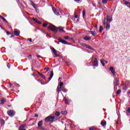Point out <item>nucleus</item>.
I'll list each match as a JSON object with an SVG mask.
<instances>
[{
    "instance_id": "nucleus-22",
    "label": "nucleus",
    "mask_w": 130,
    "mask_h": 130,
    "mask_svg": "<svg viewBox=\"0 0 130 130\" xmlns=\"http://www.w3.org/2000/svg\"><path fill=\"white\" fill-rule=\"evenodd\" d=\"M0 122L2 125H4L5 124V120L3 119H0Z\"/></svg>"
},
{
    "instance_id": "nucleus-25",
    "label": "nucleus",
    "mask_w": 130,
    "mask_h": 130,
    "mask_svg": "<svg viewBox=\"0 0 130 130\" xmlns=\"http://www.w3.org/2000/svg\"><path fill=\"white\" fill-rule=\"evenodd\" d=\"M60 115V113H59V112H58L57 111L55 112V115L56 116H59Z\"/></svg>"
},
{
    "instance_id": "nucleus-51",
    "label": "nucleus",
    "mask_w": 130,
    "mask_h": 130,
    "mask_svg": "<svg viewBox=\"0 0 130 130\" xmlns=\"http://www.w3.org/2000/svg\"><path fill=\"white\" fill-rule=\"evenodd\" d=\"M38 116H39L38 114L35 115V117H38Z\"/></svg>"
},
{
    "instance_id": "nucleus-56",
    "label": "nucleus",
    "mask_w": 130,
    "mask_h": 130,
    "mask_svg": "<svg viewBox=\"0 0 130 130\" xmlns=\"http://www.w3.org/2000/svg\"><path fill=\"white\" fill-rule=\"evenodd\" d=\"M75 19H77V18H78V15H76L75 16Z\"/></svg>"
},
{
    "instance_id": "nucleus-30",
    "label": "nucleus",
    "mask_w": 130,
    "mask_h": 130,
    "mask_svg": "<svg viewBox=\"0 0 130 130\" xmlns=\"http://www.w3.org/2000/svg\"><path fill=\"white\" fill-rule=\"evenodd\" d=\"M54 14L56 15L57 16H58V15H59V13L56 10L54 11Z\"/></svg>"
},
{
    "instance_id": "nucleus-38",
    "label": "nucleus",
    "mask_w": 130,
    "mask_h": 130,
    "mask_svg": "<svg viewBox=\"0 0 130 130\" xmlns=\"http://www.w3.org/2000/svg\"><path fill=\"white\" fill-rule=\"evenodd\" d=\"M31 6L32 7H33L34 9H35V10H37V7L35 6V4L34 5H32Z\"/></svg>"
},
{
    "instance_id": "nucleus-32",
    "label": "nucleus",
    "mask_w": 130,
    "mask_h": 130,
    "mask_svg": "<svg viewBox=\"0 0 130 130\" xmlns=\"http://www.w3.org/2000/svg\"><path fill=\"white\" fill-rule=\"evenodd\" d=\"M32 20L34 21V22H35L36 23H37V22L38 21V19H37V18H33Z\"/></svg>"
},
{
    "instance_id": "nucleus-2",
    "label": "nucleus",
    "mask_w": 130,
    "mask_h": 130,
    "mask_svg": "<svg viewBox=\"0 0 130 130\" xmlns=\"http://www.w3.org/2000/svg\"><path fill=\"white\" fill-rule=\"evenodd\" d=\"M57 28V27L55 26L53 24H50L49 26H48V29H49V30H51V31H52L54 34H56Z\"/></svg>"
},
{
    "instance_id": "nucleus-55",
    "label": "nucleus",
    "mask_w": 130,
    "mask_h": 130,
    "mask_svg": "<svg viewBox=\"0 0 130 130\" xmlns=\"http://www.w3.org/2000/svg\"><path fill=\"white\" fill-rule=\"evenodd\" d=\"M83 46H86L87 47V45L86 44H83Z\"/></svg>"
},
{
    "instance_id": "nucleus-28",
    "label": "nucleus",
    "mask_w": 130,
    "mask_h": 130,
    "mask_svg": "<svg viewBox=\"0 0 130 130\" xmlns=\"http://www.w3.org/2000/svg\"><path fill=\"white\" fill-rule=\"evenodd\" d=\"M120 93H121V90L120 89L118 90L116 92L117 95H119Z\"/></svg>"
},
{
    "instance_id": "nucleus-63",
    "label": "nucleus",
    "mask_w": 130,
    "mask_h": 130,
    "mask_svg": "<svg viewBox=\"0 0 130 130\" xmlns=\"http://www.w3.org/2000/svg\"><path fill=\"white\" fill-rule=\"evenodd\" d=\"M8 107H11V105H8Z\"/></svg>"
},
{
    "instance_id": "nucleus-7",
    "label": "nucleus",
    "mask_w": 130,
    "mask_h": 130,
    "mask_svg": "<svg viewBox=\"0 0 130 130\" xmlns=\"http://www.w3.org/2000/svg\"><path fill=\"white\" fill-rule=\"evenodd\" d=\"M119 79L118 78H116L115 80L114 81V84L116 87H117L118 85H119Z\"/></svg>"
},
{
    "instance_id": "nucleus-50",
    "label": "nucleus",
    "mask_w": 130,
    "mask_h": 130,
    "mask_svg": "<svg viewBox=\"0 0 130 130\" xmlns=\"http://www.w3.org/2000/svg\"><path fill=\"white\" fill-rule=\"evenodd\" d=\"M39 128H40V129H43V130H44V127H43L42 126L41 127H40Z\"/></svg>"
},
{
    "instance_id": "nucleus-16",
    "label": "nucleus",
    "mask_w": 130,
    "mask_h": 130,
    "mask_svg": "<svg viewBox=\"0 0 130 130\" xmlns=\"http://www.w3.org/2000/svg\"><path fill=\"white\" fill-rule=\"evenodd\" d=\"M83 39L85 40L86 41H88V40H91V37H88V36H85Z\"/></svg>"
},
{
    "instance_id": "nucleus-4",
    "label": "nucleus",
    "mask_w": 130,
    "mask_h": 130,
    "mask_svg": "<svg viewBox=\"0 0 130 130\" xmlns=\"http://www.w3.org/2000/svg\"><path fill=\"white\" fill-rule=\"evenodd\" d=\"M58 40L59 41V42H60L62 43V44H65L66 45H68V44L69 45H71V44H72V43H68V42H67L66 40H62L61 39H58Z\"/></svg>"
},
{
    "instance_id": "nucleus-12",
    "label": "nucleus",
    "mask_w": 130,
    "mask_h": 130,
    "mask_svg": "<svg viewBox=\"0 0 130 130\" xmlns=\"http://www.w3.org/2000/svg\"><path fill=\"white\" fill-rule=\"evenodd\" d=\"M14 35H15V36H19V35H20V30H16V29H15Z\"/></svg>"
},
{
    "instance_id": "nucleus-18",
    "label": "nucleus",
    "mask_w": 130,
    "mask_h": 130,
    "mask_svg": "<svg viewBox=\"0 0 130 130\" xmlns=\"http://www.w3.org/2000/svg\"><path fill=\"white\" fill-rule=\"evenodd\" d=\"M101 124L103 126H105V125H106V121H102L101 122Z\"/></svg>"
},
{
    "instance_id": "nucleus-34",
    "label": "nucleus",
    "mask_w": 130,
    "mask_h": 130,
    "mask_svg": "<svg viewBox=\"0 0 130 130\" xmlns=\"http://www.w3.org/2000/svg\"><path fill=\"white\" fill-rule=\"evenodd\" d=\"M7 68H8V69H11V64L9 63H7Z\"/></svg>"
},
{
    "instance_id": "nucleus-45",
    "label": "nucleus",
    "mask_w": 130,
    "mask_h": 130,
    "mask_svg": "<svg viewBox=\"0 0 130 130\" xmlns=\"http://www.w3.org/2000/svg\"><path fill=\"white\" fill-rule=\"evenodd\" d=\"M55 57H58V56H60V55L59 54H57V53H56Z\"/></svg>"
},
{
    "instance_id": "nucleus-52",
    "label": "nucleus",
    "mask_w": 130,
    "mask_h": 130,
    "mask_svg": "<svg viewBox=\"0 0 130 130\" xmlns=\"http://www.w3.org/2000/svg\"><path fill=\"white\" fill-rule=\"evenodd\" d=\"M95 27L96 30H97V29H98V26L97 25V24L95 25Z\"/></svg>"
},
{
    "instance_id": "nucleus-39",
    "label": "nucleus",
    "mask_w": 130,
    "mask_h": 130,
    "mask_svg": "<svg viewBox=\"0 0 130 130\" xmlns=\"http://www.w3.org/2000/svg\"><path fill=\"white\" fill-rule=\"evenodd\" d=\"M95 129H96V128H95L93 126L89 128V130H94Z\"/></svg>"
},
{
    "instance_id": "nucleus-54",
    "label": "nucleus",
    "mask_w": 130,
    "mask_h": 130,
    "mask_svg": "<svg viewBox=\"0 0 130 130\" xmlns=\"http://www.w3.org/2000/svg\"><path fill=\"white\" fill-rule=\"evenodd\" d=\"M7 34L8 35H10L11 34V33H10L9 31H7Z\"/></svg>"
},
{
    "instance_id": "nucleus-44",
    "label": "nucleus",
    "mask_w": 130,
    "mask_h": 130,
    "mask_svg": "<svg viewBox=\"0 0 130 130\" xmlns=\"http://www.w3.org/2000/svg\"><path fill=\"white\" fill-rule=\"evenodd\" d=\"M61 91H63V92H64V93H67L68 92V91L66 89H61Z\"/></svg>"
},
{
    "instance_id": "nucleus-46",
    "label": "nucleus",
    "mask_w": 130,
    "mask_h": 130,
    "mask_svg": "<svg viewBox=\"0 0 130 130\" xmlns=\"http://www.w3.org/2000/svg\"><path fill=\"white\" fill-rule=\"evenodd\" d=\"M45 70H46L47 72H48L49 71V68H45Z\"/></svg>"
},
{
    "instance_id": "nucleus-13",
    "label": "nucleus",
    "mask_w": 130,
    "mask_h": 130,
    "mask_svg": "<svg viewBox=\"0 0 130 130\" xmlns=\"http://www.w3.org/2000/svg\"><path fill=\"white\" fill-rule=\"evenodd\" d=\"M107 21H109V23L112 22V18H111L110 16H109V15H107Z\"/></svg>"
},
{
    "instance_id": "nucleus-20",
    "label": "nucleus",
    "mask_w": 130,
    "mask_h": 130,
    "mask_svg": "<svg viewBox=\"0 0 130 130\" xmlns=\"http://www.w3.org/2000/svg\"><path fill=\"white\" fill-rule=\"evenodd\" d=\"M0 18H1V19H2V20H3V21H4V22H6V23H8V21H7V20L6 19V18H5V17H4L3 16L0 15Z\"/></svg>"
},
{
    "instance_id": "nucleus-62",
    "label": "nucleus",
    "mask_w": 130,
    "mask_h": 130,
    "mask_svg": "<svg viewBox=\"0 0 130 130\" xmlns=\"http://www.w3.org/2000/svg\"><path fill=\"white\" fill-rule=\"evenodd\" d=\"M31 55H30L28 56V58H31Z\"/></svg>"
},
{
    "instance_id": "nucleus-57",
    "label": "nucleus",
    "mask_w": 130,
    "mask_h": 130,
    "mask_svg": "<svg viewBox=\"0 0 130 130\" xmlns=\"http://www.w3.org/2000/svg\"><path fill=\"white\" fill-rule=\"evenodd\" d=\"M36 11L37 13H38V12H39V10L37 8V10H36Z\"/></svg>"
},
{
    "instance_id": "nucleus-60",
    "label": "nucleus",
    "mask_w": 130,
    "mask_h": 130,
    "mask_svg": "<svg viewBox=\"0 0 130 130\" xmlns=\"http://www.w3.org/2000/svg\"><path fill=\"white\" fill-rule=\"evenodd\" d=\"M38 74L39 75H40V74H42L41 73H40V72H38Z\"/></svg>"
},
{
    "instance_id": "nucleus-35",
    "label": "nucleus",
    "mask_w": 130,
    "mask_h": 130,
    "mask_svg": "<svg viewBox=\"0 0 130 130\" xmlns=\"http://www.w3.org/2000/svg\"><path fill=\"white\" fill-rule=\"evenodd\" d=\"M63 86V82H60V84L59 85V87L61 88Z\"/></svg>"
},
{
    "instance_id": "nucleus-5",
    "label": "nucleus",
    "mask_w": 130,
    "mask_h": 130,
    "mask_svg": "<svg viewBox=\"0 0 130 130\" xmlns=\"http://www.w3.org/2000/svg\"><path fill=\"white\" fill-rule=\"evenodd\" d=\"M63 27H57V29H56V33L58 32H63V33H64V32H66V31H64V30H63Z\"/></svg>"
},
{
    "instance_id": "nucleus-47",
    "label": "nucleus",
    "mask_w": 130,
    "mask_h": 130,
    "mask_svg": "<svg viewBox=\"0 0 130 130\" xmlns=\"http://www.w3.org/2000/svg\"><path fill=\"white\" fill-rule=\"evenodd\" d=\"M37 56L38 57H39V58H42V57H41V56L39 55H37Z\"/></svg>"
},
{
    "instance_id": "nucleus-26",
    "label": "nucleus",
    "mask_w": 130,
    "mask_h": 130,
    "mask_svg": "<svg viewBox=\"0 0 130 130\" xmlns=\"http://www.w3.org/2000/svg\"><path fill=\"white\" fill-rule=\"evenodd\" d=\"M41 77L44 79V80H46V77H45V76L43 74H40Z\"/></svg>"
},
{
    "instance_id": "nucleus-19",
    "label": "nucleus",
    "mask_w": 130,
    "mask_h": 130,
    "mask_svg": "<svg viewBox=\"0 0 130 130\" xmlns=\"http://www.w3.org/2000/svg\"><path fill=\"white\" fill-rule=\"evenodd\" d=\"M26 126V124H23L21 125L19 127V129H24V128Z\"/></svg>"
},
{
    "instance_id": "nucleus-42",
    "label": "nucleus",
    "mask_w": 130,
    "mask_h": 130,
    "mask_svg": "<svg viewBox=\"0 0 130 130\" xmlns=\"http://www.w3.org/2000/svg\"><path fill=\"white\" fill-rule=\"evenodd\" d=\"M37 24H39V25H41V24H42V22H41V21H39L38 20V21L37 22Z\"/></svg>"
},
{
    "instance_id": "nucleus-29",
    "label": "nucleus",
    "mask_w": 130,
    "mask_h": 130,
    "mask_svg": "<svg viewBox=\"0 0 130 130\" xmlns=\"http://www.w3.org/2000/svg\"><path fill=\"white\" fill-rule=\"evenodd\" d=\"M85 15H86V12H85V10H83L82 11V16L83 18H85Z\"/></svg>"
},
{
    "instance_id": "nucleus-17",
    "label": "nucleus",
    "mask_w": 130,
    "mask_h": 130,
    "mask_svg": "<svg viewBox=\"0 0 130 130\" xmlns=\"http://www.w3.org/2000/svg\"><path fill=\"white\" fill-rule=\"evenodd\" d=\"M90 33H91V35H92V36L95 37L96 36V35H97V33H96V31H89Z\"/></svg>"
},
{
    "instance_id": "nucleus-1",
    "label": "nucleus",
    "mask_w": 130,
    "mask_h": 130,
    "mask_svg": "<svg viewBox=\"0 0 130 130\" xmlns=\"http://www.w3.org/2000/svg\"><path fill=\"white\" fill-rule=\"evenodd\" d=\"M54 119H55V116H49L45 118V121L46 122V123H48L49 121H50V122H53Z\"/></svg>"
},
{
    "instance_id": "nucleus-53",
    "label": "nucleus",
    "mask_w": 130,
    "mask_h": 130,
    "mask_svg": "<svg viewBox=\"0 0 130 130\" xmlns=\"http://www.w3.org/2000/svg\"><path fill=\"white\" fill-rule=\"evenodd\" d=\"M67 64H68V66H70V62H66Z\"/></svg>"
},
{
    "instance_id": "nucleus-15",
    "label": "nucleus",
    "mask_w": 130,
    "mask_h": 130,
    "mask_svg": "<svg viewBox=\"0 0 130 130\" xmlns=\"http://www.w3.org/2000/svg\"><path fill=\"white\" fill-rule=\"evenodd\" d=\"M62 88H61V87H59V86H58L57 87V92L58 93V95L59 94V93H60V91H61V89Z\"/></svg>"
},
{
    "instance_id": "nucleus-31",
    "label": "nucleus",
    "mask_w": 130,
    "mask_h": 130,
    "mask_svg": "<svg viewBox=\"0 0 130 130\" xmlns=\"http://www.w3.org/2000/svg\"><path fill=\"white\" fill-rule=\"evenodd\" d=\"M65 102H66V103H67V104L70 103V100H69L68 99H65Z\"/></svg>"
},
{
    "instance_id": "nucleus-11",
    "label": "nucleus",
    "mask_w": 130,
    "mask_h": 130,
    "mask_svg": "<svg viewBox=\"0 0 130 130\" xmlns=\"http://www.w3.org/2000/svg\"><path fill=\"white\" fill-rule=\"evenodd\" d=\"M50 74L51 75H50V77L48 78L49 81H50L52 79V77H53V71H51L50 72Z\"/></svg>"
},
{
    "instance_id": "nucleus-41",
    "label": "nucleus",
    "mask_w": 130,
    "mask_h": 130,
    "mask_svg": "<svg viewBox=\"0 0 130 130\" xmlns=\"http://www.w3.org/2000/svg\"><path fill=\"white\" fill-rule=\"evenodd\" d=\"M128 113H130V107H128L127 110H126Z\"/></svg>"
},
{
    "instance_id": "nucleus-37",
    "label": "nucleus",
    "mask_w": 130,
    "mask_h": 130,
    "mask_svg": "<svg viewBox=\"0 0 130 130\" xmlns=\"http://www.w3.org/2000/svg\"><path fill=\"white\" fill-rule=\"evenodd\" d=\"M64 39H66V40H68V39H70V37H69V36L64 37Z\"/></svg>"
},
{
    "instance_id": "nucleus-21",
    "label": "nucleus",
    "mask_w": 130,
    "mask_h": 130,
    "mask_svg": "<svg viewBox=\"0 0 130 130\" xmlns=\"http://www.w3.org/2000/svg\"><path fill=\"white\" fill-rule=\"evenodd\" d=\"M101 62L103 67L105 66V63H104V59H101Z\"/></svg>"
},
{
    "instance_id": "nucleus-43",
    "label": "nucleus",
    "mask_w": 130,
    "mask_h": 130,
    "mask_svg": "<svg viewBox=\"0 0 130 130\" xmlns=\"http://www.w3.org/2000/svg\"><path fill=\"white\" fill-rule=\"evenodd\" d=\"M29 2H30V4L32 6V5H34L35 3H34V2L33 1H32L31 0H30Z\"/></svg>"
},
{
    "instance_id": "nucleus-33",
    "label": "nucleus",
    "mask_w": 130,
    "mask_h": 130,
    "mask_svg": "<svg viewBox=\"0 0 130 130\" xmlns=\"http://www.w3.org/2000/svg\"><path fill=\"white\" fill-rule=\"evenodd\" d=\"M107 2H108V0H102L103 4H107Z\"/></svg>"
},
{
    "instance_id": "nucleus-23",
    "label": "nucleus",
    "mask_w": 130,
    "mask_h": 130,
    "mask_svg": "<svg viewBox=\"0 0 130 130\" xmlns=\"http://www.w3.org/2000/svg\"><path fill=\"white\" fill-rule=\"evenodd\" d=\"M52 51L53 52V53H54V54H56V50H55V49H54V48H52Z\"/></svg>"
},
{
    "instance_id": "nucleus-40",
    "label": "nucleus",
    "mask_w": 130,
    "mask_h": 130,
    "mask_svg": "<svg viewBox=\"0 0 130 130\" xmlns=\"http://www.w3.org/2000/svg\"><path fill=\"white\" fill-rule=\"evenodd\" d=\"M47 25H48L47 23H44V24H43V26L45 27H47Z\"/></svg>"
},
{
    "instance_id": "nucleus-27",
    "label": "nucleus",
    "mask_w": 130,
    "mask_h": 130,
    "mask_svg": "<svg viewBox=\"0 0 130 130\" xmlns=\"http://www.w3.org/2000/svg\"><path fill=\"white\" fill-rule=\"evenodd\" d=\"M61 114H68V112L67 111H61Z\"/></svg>"
},
{
    "instance_id": "nucleus-3",
    "label": "nucleus",
    "mask_w": 130,
    "mask_h": 130,
    "mask_svg": "<svg viewBox=\"0 0 130 130\" xmlns=\"http://www.w3.org/2000/svg\"><path fill=\"white\" fill-rule=\"evenodd\" d=\"M15 111L13 110H10L7 111V114L9 115V116H10V117H13L14 115H15Z\"/></svg>"
},
{
    "instance_id": "nucleus-14",
    "label": "nucleus",
    "mask_w": 130,
    "mask_h": 130,
    "mask_svg": "<svg viewBox=\"0 0 130 130\" xmlns=\"http://www.w3.org/2000/svg\"><path fill=\"white\" fill-rule=\"evenodd\" d=\"M5 102H7V100L5 98H3L1 100V104L2 105L5 104Z\"/></svg>"
},
{
    "instance_id": "nucleus-61",
    "label": "nucleus",
    "mask_w": 130,
    "mask_h": 130,
    "mask_svg": "<svg viewBox=\"0 0 130 130\" xmlns=\"http://www.w3.org/2000/svg\"><path fill=\"white\" fill-rule=\"evenodd\" d=\"M14 35H12L10 37V38H12V37H14Z\"/></svg>"
},
{
    "instance_id": "nucleus-64",
    "label": "nucleus",
    "mask_w": 130,
    "mask_h": 130,
    "mask_svg": "<svg viewBox=\"0 0 130 130\" xmlns=\"http://www.w3.org/2000/svg\"><path fill=\"white\" fill-rule=\"evenodd\" d=\"M19 130H26V129H19Z\"/></svg>"
},
{
    "instance_id": "nucleus-58",
    "label": "nucleus",
    "mask_w": 130,
    "mask_h": 130,
    "mask_svg": "<svg viewBox=\"0 0 130 130\" xmlns=\"http://www.w3.org/2000/svg\"><path fill=\"white\" fill-rule=\"evenodd\" d=\"M41 84L42 85H45V83H42V82H41Z\"/></svg>"
},
{
    "instance_id": "nucleus-8",
    "label": "nucleus",
    "mask_w": 130,
    "mask_h": 130,
    "mask_svg": "<svg viewBox=\"0 0 130 130\" xmlns=\"http://www.w3.org/2000/svg\"><path fill=\"white\" fill-rule=\"evenodd\" d=\"M109 70L112 74V76H115V70H114V68L112 67H110Z\"/></svg>"
},
{
    "instance_id": "nucleus-9",
    "label": "nucleus",
    "mask_w": 130,
    "mask_h": 130,
    "mask_svg": "<svg viewBox=\"0 0 130 130\" xmlns=\"http://www.w3.org/2000/svg\"><path fill=\"white\" fill-rule=\"evenodd\" d=\"M104 25L106 29H110V24H108V22H105V20L104 21Z\"/></svg>"
},
{
    "instance_id": "nucleus-24",
    "label": "nucleus",
    "mask_w": 130,
    "mask_h": 130,
    "mask_svg": "<svg viewBox=\"0 0 130 130\" xmlns=\"http://www.w3.org/2000/svg\"><path fill=\"white\" fill-rule=\"evenodd\" d=\"M102 31H103V27H102V25H101L100 26V30H99L100 33H102Z\"/></svg>"
},
{
    "instance_id": "nucleus-10",
    "label": "nucleus",
    "mask_w": 130,
    "mask_h": 130,
    "mask_svg": "<svg viewBox=\"0 0 130 130\" xmlns=\"http://www.w3.org/2000/svg\"><path fill=\"white\" fill-rule=\"evenodd\" d=\"M43 125V121L41 120L38 123V126L39 128L41 127Z\"/></svg>"
},
{
    "instance_id": "nucleus-36",
    "label": "nucleus",
    "mask_w": 130,
    "mask_h": 130,
    "mask_svg": "<svg viewBox=\"0 0 130 130\" xmlns=\"http://www.w3.org/2000/svg\"><path fill=\"white\" fill-rule=\"evenodd\" d=\"M86 48H89V49H92V47H91V46L90 45H87Z\"/></svg>"
},
{
    "instance_id": "nucleus-6",
    "label": "nucleus",
    "mask_w": 130,
    "mask_h": 130,
    "mask_svg": "<svg viewBox=\"0 0 130 130\" xmlns=\"http://www.w3.org/2000/svg\"><path fill=\"white\" fill-rule=\"evenodd\" d=\"M92 66L93 67H95V68H97V67H98V59H97L96 58H94V60L93 61Z\"/></svg>"
},
{
    "instance_id": "nucleus-49",
    "label": "nucleus",
    "mask_w": 130,
    "mask_h": 130,
    "mask_svg": "<svg viewBox=\"0 0 130 130\" xmlns=\"http://www.w3.org/2000/svg\"><path fill=\"white\" fill-rule=\"evenodd\" d=\"M28 40H29L30 42H32V39H28Z\"/></svg>"
},
{
    "instance_id": "nucleus-48",
    "label": "nucleus",
    "mask_w": 130,
    "mask_h": 130,
    "mask_svg": "<svg viewBox=\"0 0 130 130\" xmlns=\"http://www.w3.org/2000/svg\"><path fill=\"white\" fill-rule=\"evenodd\" d=\"M104 62H105V63H108V61H107V60H104Z\"/></svg>"
},
{
    "instance_id": "nucleus-59",
    "label": "nucleus",
    "mask_w": 130,
    "mask_h": 130,
    "mask_svg": "<svg viewBox=\"0 0 130 130\" xmlns=\"http://www.w3.org/2000/svg\"><path fill=\"white\" fill-rule=\"evenodd\" d=\"M75 2H81V0H75Z\"/></svg>"
}]
</instances>
